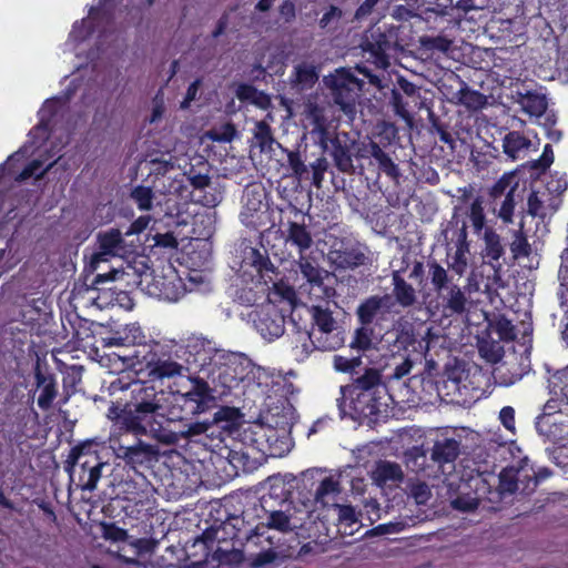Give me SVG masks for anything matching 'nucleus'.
Instances as JSON below:
<instances>
[{
  "mask_svg": "<svg viewBox=\"0 0 568 568\" xmlns=\"http://www.w3.org/2000/svg\"><path fill=\"white\" fill-rule=\"evenodd\" d=\"M133 404L118 416L123 428L134 435H146L165 445H175L179 434L165 426L163 410L156 390L144 383H134Z\"/></svg>",
  "mask_w": 568,
  "mask_h": 568,
  "instance_id": "nucleus-1",
  "label": "nucleus"
},
{
  "mask_svg": "<svg viewBox=\"0 0 568 568\" xmlns=\"http://www.w3.org/2000/svg\"><path fill=\"white\" fill-rule=\"evenodd\" d=\"M382 378L379 369L367 367L351 384L342 386V402L338 404L342 413L354 420L375 422L387 406L388 394Z\"/></svg>",
  "mask_w": 568,
  "mask_h": 568,
  "instance_id": "nucleus-2",
  "label": "nucleus"
},
{
  "mask_svg": "<svg viewBox=\"0 0 568 568\" xmlns=\"http://www.w3.org/2000/svg\"><path fill=\"white\" fill-rule=\"evenodd\" d=\"M190 388L185 392H171L168 396L158 394L163 408L165 426L184 419L187 415H199L209 410L214 404L209 384L201 378H187Z\"/></svg>",
  "mask_w": 568,
  "mask_h": 568,
  "instance_id": "nucleus-3",
  "label": "nucleus"
},
{
  "mask_svg": "<svg viewBox=\"0 0 568 568\" xmlns=\"http://www.w3.org/2000/svg\"><path fill=\"white\" fill-rule=\"evenodd\" d=\"M427 266L430 283L440 300L443 315L449 317L465 313L468 305L465 291L453 283L448 271L438 262L430 261Z\"/></svg>",
  "mask_w": 568,
  "mask_h": 568,
  "instance_id": "nucleus-4",
  "label": "nucleus"
},
{
  "mask_svg": "<svg viewBox=\"0 0 568 568\" xmlns=\"http://www.w3.org/2000/svg\"><path fill=\"white\" fill-rule=\"evenodd\" d=\"M106 463L102 462L89 446H75L71 449L65 462V470L72 477L78 473V486L82 490L92 491L101 478L102 468Z\"/></svg>",
  "mask_w": 568,
  "mask_h": 568,
  "instance_id": "nucleus-5",
  "label": "nucleus"
},
{
  "mask_svg": "<svg viewBox=\"0 0 568 568\" xmlns=\"http://www.w3.org/2000/svg\"><path fill=\"white\" fill-rule=\"evenodd\" d=\"M312 320L315 328L307 333L312 345L320 351H334L344 343L341 327L333 317L332 311L322 305H315L311 308Z\"/></svg>",
  "mask_w": 568,
  "mask_h": 568,
  "instance_id": "nucleus-6",
  "label": "nucleus"
},
{
  "mask_svg": "<svg viewBox=\"0 0 568 568\" xmlns=\"http://www.w3.org/2000/svg\"><path fill=\"white\" fill-rule=\"evenodd\" d=\"M324 84L329 90L335 104L346 113H352L363 90L364 81L356 78L349 70L339 69L324 77Z\"/></svg>",
  "mask_w": 568,
  "mask_h": 568,
  "instance_id": "nucleus-7",
  "label": "nucleus"
},
{
  "mask_svg": "<svg viewBox=\"0 0 568 568\" xmlns=\"http://www.w3.org/2000/svg\"><path fill=\"white\" fill-rule=\"evenodd\" d=\"M518 200H523L519 182L515 174H504L489 190V205L505 224L514 221V211Z\"/></svg>",
  "mask_w": 568,
  "mask_h": 568,
  "instance_id": "nucleus-8",
  "label": "nucleus"
},
{
  "mask_svg": "<svg viewBox=\"0 0 568 568\" xmlns=\"http://www.w3.org/2000/svg\"><path fill=\"white\" fill-rule=\"evenodd\" d=\"M242 203L240 219L243 224L257 230L266 227L271 223L266 192L261 184L247 185L243 193Z\"/></svg>",
  "mask_w": 568,
  "mask_h": 568,
  "instance_id": "nucleus-9",
  "label": "nucleus"
},
{
  "mask_svg": "<svg viewBox=\"0 0 568 568\" xmlns=\"http://www.w3.org/2000/svg\"><path fill=\"white\" fill-rule=\"evenodd\" d=\"M247 322L266 341H273L284 334L285 317L273 303H264L246 314Z\"/></svg>",
  "mask_w": 568,
  "mask_h": 568,
  "instance_id": "nucleus-10",
  "label": "nucleus"
},
{
  "mask_svg": "<svg viewBox=\"0 0 568 568\" xmlns=\"http://www.w3.org/2000/svg\"><path fill=\"white\" fill-rule=\"evenodd\" d=\"M442 89L450 103L464 105L469 110L481 109L487 103V98L483 93L470 89L468 84L454 72L446 77Z\"/></svg>",
  "mask_w": 568,
  "mask_h": 568,
  "instance_id": "nucleus-11",
  "label": "nucleus"
},
{
  "mask_svg": "<svg viewBox=\"0 0 568 568\" xmlns=\"http://www.w3.org/2000/svg\"><path fill=\"white\" fill-rule=\"evenodd\" d=\"M116 458L124 462L125 466L133 470L138 467L148 466L156 460L158 448L154 445L136 439L133 444L116 442L112 446Z\"/></svg>",
  "mask_w": 568,
  "mask_h": 568,
  "instance_id": "nucleus-12",
  "label": "nucleus"
},
{
  "mask_svg": "<svg viewBox=\"0 0 568 568\" xmlns=\"http://www.w3.org/2000/svg\"><path fill=\"white\" fill-rule=\"evenodd\" d=\"M362 48L374 59V63L382 69L389 67V57L395 52L386 29L371 28L366 31Z\"/></svg>",
  "mask_w": 568,
  "mask_h": 568,
  "instance_id": "nucleus-13",
  "label": "nucleus"
},
{
  "mask_svg": "<svg viewBox=\"0 0 568 568\" xmlns=\"http://www.w3.org/2000/svg\"><path fill=\"white\" fill-rule=\"evenodd\" d=\"M462 454V440L455 437H439L434 440L429 449L430 460L438 470L445 471L446 467L454 469L455 462Z\"/></svg>",
  "mask_w": 568,
  "mask_h": 568,
  "instance_id": "nucleus-14",
  "label": "nucleus"
},
{
  "mask_svg": "<svg viewBox=\"0 0 568 568\" xmlns=\"http://www.w3.org/2000/svg\"><path fill=\"white\" fill-rule=\"evenodd\" d=\"M320 79V68L315 62L303 60L293 65L288 79L291 90L295 93H302L311 90Z\"/></svg>",
  "mask_w": 568,
  "mask_h": 568,
  "instance_id": "nucleus-15",
  "label": "nucleus"
},
{
  "mask_svg": "<svg viewBox=\"0 0 568 568\" xmlns=\"http://www.w3.org/2000/svg\"><path fill=\"white\" fill-rule=\"evenodd\" d=\"M393 297L389 294L372 295L365 298L356 310V316L361 324H372L378 315L392 312Z\"/></svg>",
  "mask_w": 568,
  "mask_h": 568,
  "instance_id": "nucleus-16",
  "label": "nucleus"
},
{
  "mask_svg": "<svg viewBox=\"0 0 568 568\" xmlns=\"http://www.w3.org/2000/svg\"><path fill=\"white\" fill-rule=\"evenodd\" d=\"M36 392L39 393L37 403L42 410H49L58 396V384L54 375L42 369L37 363L34 367Z\"/></svg>",
  "mask_w": 568,
  "mask_h": 568,
  "instance_id": "nucleus-17",
  "label": "nucleus"
},
{
  "mask_svg": "<svg viewBox=\"0 0 568 568\" xmlns=\"http://www.w3.org/2000/svg\"><path fill=\"white\" fill-rule=\"evenodd\" d=\"M111 255L102 254V250L98 247V251L92 253L88 264L85 265V271L94 273L97 272L95 277L92 281V286H98L105 282L116 281L120 276L123 275V272L119 268H111L110 271H105L104 265L112 258Z\"/></svg>",
  "mask_w": 568,
  "mask_h": 568,
  "instance_id": "nucleus-18",
  "label": "nucleus"
},
{
  "mask_svg": "<svg viewBox=\"0 0 568 568\" xmlns=\"http://www.w3.org/2000/svg\"><path fill=\"white\" fill-rule=\"evenodd\" d=\"M342 493V486L338 477L326 476L318 481L314 494L313 504L315 509L324 508L329 505L336 504L335 500Z\"/></svg>",
  "mask_w": 568,
  "mask_h": 568,
  "instance_id": "nucleus-19",
  "label": "nucleus"
},
{
  "mask_svg": "<svg viewBox=\"0 0 568 568\" xmlns=\"http://www.w3.org/2000/svg\"><path fill=\"white\" fill-rule=\"evenodd\" d=\"M352 144L343 143L339 136H335L332 140V156L334 160V164L338 171L346 174H363L364 168L361 165L358 170L353 163L352 159Z\"/></svg>",
  "mask_w": 568,
  "mask_h": 568,
  "instance_id": "nucleus-20",
  "label": "nucleus"
},
{
  "mask_svg": "<svg viewBox=\"0 0 568 568\" xmlns=\"http://www.w3.org/2000/svg\"><path fill=\"white\" fill-rule=\"evenodd\" d=\"M483 240V257L488 260L487 263L494 270H499L501 267L499 260L505 254V245L503 244L501 236L494 229L487 227L484 231Z\"/></svg>",
  "mask_w": 568,
  "mask_h": 568,
  "instance_id": "nucleus-21",
  "label": "nucleus"
},
{
  "mask_svg": "<svg viewBox=\"0 0 568 568\" xmlns=\"http://www.w3.org/2000/svg\"><path fill=\"white\" fill-rule=\"evenodd\" d=\"M124 233L118 229H110L104 232H99L97 241L102 254L111 256H123L126 252V244L124 241Z\"/></svg>",
  "mask_w": 568,
  "mask_h": 568,
  "instance_id": "nucleus-22",
  "label": "nucleus"
},
{
  "mask_svg": "<svg viewBox=\"0 0 568 568\" xmlns=\"http://www.w3.org/2000/svg\"><path fill=\"white\" fill-rule=\"evenodd\" d=\"M296 264L303 278H305L311 286H322L324 281L331 275L329 272L321 267L316 258L311 255L301 254Z\"/></svg>",
  "mask_w": 568,
  "mask_h": 568,
  "instance_id": "nucleus-23",
  "label": "nucleus"
},
{
  "mask_svg": "<svg viewBox=\"0 0 568 568\" xmlns=\"http://www.w3.org/2000/svg\"><path fill=\"white\" fill-rule=\"evenodd\" d=\"M303 115L307 125H310L311 132H318L327 130L331 126V121L327 116V109L324 105L318 104L314 99L308 98L304 102Z\"/></svg>",
  "mask_w": 568,
  "mask_h": 568,
  "instance_id": "nucleus-24",
  "label": "nucleus"
},
{
  "mask_svg": "<svg viewBox=\"0 0 568 568\" xmlns=\"http://www.w3.org/2000/svg\"><path fill=\"white\" fill-rule=\"evenodd\" d=\"M392 285L393 292L389 295L393 297L394 306L399 305L403 308H412L418 303L416 288L405 277H399L398 274H395Z\"/></svg>",
  "mask_w": 568,
  "mask_h": 568,
  "instance_id": "nucleus-25",
  "label": "nucleus"
},
{
  "mask_svg": "<svg viewBox=\"0 0 568 568\" xmlns=\"http://www.w3.org/2000/svg\"><path fill=\"white\" fill-rule=\"evenodd\" d=\"M373 480L381 487L397 485L403 481L404 473L397 463L379 460L372 474Z\"/></svg>",
  "mask_w": 568,
  "mask_h": 568,
  "instance_id": "nucleus-26",
  "label": "nucleus"
},
{
  "mask_svg": "<svg viewBox=\"0 0 568 568\" xmlns=\"http://www.w3.org/2000/svg\"><path fill=\"white\" fill-rule=\"evenodd\" d=\"M527 213L534 217L545 219L557 211L558 203L547 192L532 191L527 200Z\"/></svg>",
  "mask_w": 568,
  "mask_h": 568,
  "instance_id": "nucleus-27",
  "label": "nucleus"
},
{
  "mask_svg": "<svg viewBox=\"0 0 568 568\" xmlns=\"http://www.w3.org/2000/svg\"><path fill=\"white\" fill-rule=\"evenodd\" d=\"M516 479L518 481L519 494L529 495L535 491L538 485L536 470L527 457H524L515 465Z\"/></svg>",
  "mask_w": 568,
  "mask_h": 568,
  "instance_id": "nucleus-28",
  "label": "nucleus"
},
{
  "mask_svg": "<svg viewBox=\"0 0 568 568\" xmlns=\"http://www.w3.org/2000/svg\"><path fill=\"white\" fill-rule=\"evenodd\" d=\"M387 335H394L393 341L387 342V348L393 354L400 353L402 351H407L410 346H414L416 343V336L414 332V327L410 324H399L394 332H388Z\"/></svg>",
  "mask_w": 568,
  "mask_h": 568,
  "instance_id": "nucleus-29",
  "label": "nucleus"
},
{
  "mask_svg": "<svg viewBox=\"0 0 568 568\" xmlns=\"http://www.w3.org/2000/svg\"><path fill=\"white\" fill-rule=\"evenodd\" d=\"M516 94V102L520 105L521 110L530 116H540L547 110V100L544 94L531 91H518Z\"/></svg>",
  "mask_w": 568,
  "mask_h": 568,
  "instance_id": "nucleus-30",
  "label": "nucleus"
},
{
  "mask_svg": "<svg viewBox=\"0 0 568 568\" xmlns=\"http://www.w3.org/2000/svg\"><path fill=\"white\" fill-rule=\"evenodd\" d=\"M285 242L296 246L301 255L312 246L313 239L304 224L291 221L287 223Z\"/></svg>",
  "mask_w": 568,
  "mask_h": 568,
  "instance_id": "nucleus-31",
  "label": "nucleus"
},
{
  "mask_svg": "<svg viewBox=\"0 0 568 568\" xmlns=\"http://www.w3.org/2000/svg\"><path fill=\"white\" fill-rule=\"evenodd\" d=\"M242 414L237 408L224 406L214 413L211 426H217L224 432L232 434L241 426Z\"/></svg>",
  "mask_w": 568,
  "mask_h": 568,
  "instance_id": "nucleus-32",
  "label": "nucleus"
},
{
  "mask_svg": "<svg viewBox=\"0 0 568 568\" xmlns=\"http://www.w3.org/2000/svg\"><path fill=\"white\" fill-rule=\"evenodd\" d=\"M187 368L170 358H159L150 367V375L158 379L183 377Z\"/></svg>",
  "mask_w": 568,
  "mask_h": 568,
  "instance_id": "nucleus-33",
  "label": "nucleus"
},
{
  "mask_svg": "<svg viewBox=\"0 0 568 568\" xmlns=\"http://www.w3.org/2000/svg\"><path fill=\"white\" fill-rule=\"evenodd\" d=\"M530 145L531 141L517 131L507 133L503 140L504 152L513 160L519 159Z\"/></svg>",
  "mask_w": 568,
  "mask_h": 568,
  "instance_id": "nucleus-34",
  "label": "nucleus"
},
{
  "mask_svg": "<svg viewBox=\"0 0 568 568\" xmlns=\"http://www.w3.org/2000/svg\"><path fill=\"white\" fill-rule=\"evenodd\" d=\"M332 261L339 268H355L366 263V255L358 248H346L331 253Z\"/></svg>",
  "mask_w": 568,
  "mask_h": 568,
  "instance_id": "nucleus-35",
  "label": "nucleus"
},
{
  "mask_svg": "<svg viewBox=\"0 0 568 568\" xmlns=\"http://www.w3.org/2000/svg\"><path fill=\"white\" fill-rule=\"evenodd\" d=\"M235 95L240 101L248 102L263 110H266L271 105L270 97L251 84H239L235 90Z\"/></svg>",
  "mask_w": 568,
  "mask_h": 568,
  "instance_id": "nucleus-36",
  "label": "nucleus"
},
{
  "mask_svg": "<svg viewBox=\"0 0 568 568\" xmlns=\"http://www.w3.org/2000/svg\"><path fill=\"white\" fill-rule=\"evenodd\" d=\"M395 52H403L413 43V31L409 24L388 26L385 28Z\"/></svg>",
  "mask_w": 568,
  "mask_h": 568,
  "instance_id": "nucleus-37",
  "label": "nucleus"
},
{
  "mask_svg": "<svg viewBox=\"0 0 568 568\" xmlns=\"http://www.w3.org/2000/svg\"><path fill=\"white\" fill-rule=\"evenodd\" d=\"M477 348L480 357L490 364L500 362L505 354L504 346L500 342L493 339L490 336L479 338Z\"/></svg>",
  "mask_w": 568,
  "mask_h": 568,
  "instance_id": "nucleus-38",
  "label": "nucleus"
},
{
  "mask_svg": "<svg viewBox=\"0 0 568 568\" xmlns=\"http://www.w3.org/2000/svg\"><path fill=\"white\" fill-rule=\"evenodd\" d=\"M409 270L408 278L410 280H423L425 275L424 263L418 260H412L408 254L403 255L400 263L397 268L392 271L390 277L394 280V275L398 274L399 277H405V273Z\"/></svg>",
  "mask_w": 568,
  "mask_h": 568,
  "instance_id": "nucleus-39",
  "label": "nucleus"
},
{
  "mask_svg": "<svg viewBox=\"0 0 568 568\" xmlns=\"http://www.w3.org/2000/svg\"><path fill=\"white\" fill-rule=\"evenodd\" d=\"M156 192L162 195H175L181 199H186L189 195L187 186L184 184V179L182 178H162L156 182Z\"/></svg>",
  "mask_w": 568,
  "mask_h": 568,
  "instance_id": "nucleus-40",
  "label": "nucleus"
},
{
  "mask_svg": "<svg viewBox=\"0 0 568 568\" xmlns=\"http://www.w3.org/2000/svg\"><path fill=\"white\" fill-rule=\"evenodd\" d=\"M374 338L375 329L372 327V324H361V326L355 329L349 346L353 349L365 352L373 348Z\"/></svg>",
  "mask_w": 568,
  "mask_h": 568,
  "instance_id": "nucleus-41",
  "label": "nucleus"
},
{
  "mask_svg": "<svg viewBox=\"0 0 568 568\" xmlns=\"http://www.w3.org/2000/svg\"><path fill=\"white\" fill-rule=\"evenodd\" d=\"M405 463L408 468L415 473H423L426 476L432 474L427 471V454L423 447L414 446L405 452Z\"/></svg>",
  "mask_w": 568,
  "mask_h": 568,
  "instance_id": "nucleus-42",
  "label": "nucleus"
},
{
  "mask_svg": "<svg viewBox=\"0 0 568 568\" xmlns=\"http://www.w3.org/2000/svg\"><path fill=\"white\" fill-rule=\"evenodd\" d=\"M254 145L258 146L261 152H271L275 140L270 125L265 121H257L253 130Z\"/></svg>",
  "mask_w": 568,
  "mask_h": 568,
  "instance_id": "nucleus-43",
  "label": "nucleus"
},
{
  "mask_svg": "<svg viewBox=\"0 0 568 568\" xmlns=\"http://www.w3.org/2000/svg\"><path fill=\"white\" fill-rule=\"evenodd\" d=\"M266 526L281 532H290L298 527L292 521V516L284 510H273L266 517Z\"/></svg>",
  "mask_w": 568,
  "mask_h": 568,
  "instance_id": "nucleus-44",
  "label": "nucleus"
},
{
  "mask_svg": "<svg viewBox=\"0 0 568 568\" xmlns=\"http://www.w3.org/2000/svg\"><path fill=\"white\" fill-rule=\"evenodd\" d=\"M523 229L524 225L520 224L519 230L513 232L511 242L509 244V248L515 261L521 257H528L531 254V245L528 243Z\"/></svg>",
  "mask_w": 568,
  "mask_h": 568,
  "instance_id": "nucleus-45",
  "label": "nucleus"
},
{
  "mask_svg": "<svg viewBox=\"0 0 568 568\" xmlns=\"http://www.w3.org/2000/svg\"><path fill=\"white\" fill-rule=\"evenodd\" d=\"M266 440L272 456H282L291 448V440L285 429H282L281 434L270 429V434L266 435Z\"/></svg>",
  "mask_w": 568,
  "mask_h": 568,
  "instance_id": "nucleus-46",
  "label": "nucleus"
},
{
  "mask_svg": "<svg viewBox=\"0 0 568 568\" xmlns=\"http://www.w3.org/2000/svg\"><path fill=\"white\" fill-rule=\"evenodd\" d=\"M455 247L456 250L454 254H448V268L452 270L456 275L463 276L468 268L469 247Z\"/></svg>",
  "mask_w": 568,
  "mask_h": 568,
  "instance_id": "nucleus-47",
  "label": "nucleus"
},
{
  "mask_svg": "<svg viewBox=\"0 0 568 568\" xmlns=\"http://www.w3.org/2000/svg\"><path fill=\"white\" fill-rule=\"evenodd\" d=\"M483 203H484V201H483L481 196L475 197L473 200V202L469 206V211L467 213V215L471 222L473 229H474L475 233H477V234H479L484 230L485 222H486Z\"/></svg>",
  "mask_w": 568,
  "mask_h": 568,
  "instance_id": "nucleus-48",
  "label": "nucleus"
},
{
  "mask_svg": "<svg viewBox=\"0 0 568 568\" xmlns=\"http://www.w3.org/2000/svg\"><path fill=\"white\" fill-rule=\"evenodd\" d=\"M518 481L515 474V465L504 468L499 475V491L500 494H515L519 493Z\"/></svg>",
  "mask_w": 568,
  "mask_h": 568,
  "instance_id": "nucleus-49",
  "label": "nucleus"
},
{
  "mask_svg": "<svg viewBox=\"0 0 568 568\" xmlns=\"http://www.w3.org/2000/svg\"><path fill=\"white\" fill-rule=\"evenodd\" d=\"M131 199L142 211H150L153 207L154 192L151 187L139 185L131 192Z\"/></svg>",
  "mask_w": 568,
  "mask_h": 568,
  "instance_id": "nucleus-50",
  "label": "nucleus"
},
{
  "mask_svg": "<svg viewBox=\"0 0 568 568\" xmlns=\"http://www.w3.org/2000/svg\"><path fill=\"white\" fill-rule=\"evenodd\" d=\"M362 365V357L355 356V357H346L343 355H335L333 357V367L335 371L341 373H346L351 375L358 374V368Z\"/></svg>",
  "mask_w": 568,
  "mask_h": 568,
  "instance_id": "nucleus-51",
  "label": "nucleus"
},
{
  "mask_svg": "<svg viewBox=\"0 0 568 568\" xmlns=\"http://www.w3.org/2000/svg\"><path fill=\"white\" fill-rule=\"evenodd\" d=\"M343 18V11L336 6H329L323 17L320 19V27L327 32L336 31L339 28Z\"/></svg>",
  "mask_w": 568,
  "mask_h": 568,
  "instance_id": "nucleus-52",
  "label": "nucleus"
},
{
  "mask_svg": "<svg viewBox=\"0 0 568 568\" xmlns=\"http://www.w3.org/2000/svg\"><path fill=\"white\" fill-rule=\"evenodd\" d=\"M491 327L503 341H513L516 338L515 327L505 316H498L491 324Z\"/></svg>",
  "mask_w": 568,
  "mask_h": 568,
  "instance_id": "nucleus-53",
  "label": "nucleus"
},
{
  "mask_svg": "<svg viewBox=\"0 0 568 568\" xmlns=\"http://www.w3.org/2000/svg\"><path fill=\"white\" fill-rule=\"evenodd\" d=\"M212 558L221 565H237L242 561L243 556L242 552L236 549L226 550L217 548L214 550Z\"/></svg>",
  "mask_w": 568,
  "mask_h": 568,
  "instance_id": "nucleus-54",
  "label": "nucleus"
},
{
  "mask_svg": "<svg viewBox=\"0 0 568 568\" xmlns=\"http://www.w3.org/2000/svg\"><path fill=\"white\" fill-rule=\"evenodd\" d=\"M409 496L417 505H426L432 497V490L426 483L417 481L409 486Z\"/></svg>",
  "mask_w": 568,
  "mask_h": 568,
  "instance_id": "nucleus-55",
  "label": "nucleus"
},
{
  "mask_svg": "<svg viewBox=\"0 0 568 568\" xmlns=\"http://www.w3.org/2000/svg\"><path fill=\"white\" fill-rule=\"evenodd\" d=\"M337 510V519L339 525L352 526L358 521V514L355 508L349 505L333 504Z\"/></svg>",
  "mask_w": 568,
  "mask_h": 568,
  "instance_id": "nucleus-56",
  "label": "nucleus"
},
{
  "mask_svg": "<svg viewBox=\"0 0 568 568\" xmlns=\"http://www.w3.org/2000/svg\"><path fill=\"white\" fill-rule=\"evenodd\" d=\"M231 363L233 365H236V367L234 368L235 371V378L237 381H244L248 374H251L253 372V364L252 362L244 355H235L233 356V358L231 359Z\"/></svg>",
  "mask_w": 568,
  "mask_h": 568,
  "instance_id": "nucleus-57",
  "label": "nucleus"
},
{
  "mask_svg": "<svg viewBox=\"0 0 568 568\" xmlns=\"http://www.w3.org/2000/svg\"><path fill=\"white\" fill-rule=\"evenodd\" d=\"M252 264L256 268L258 273H261L262 276H264V273H274L275 266L270 261V258L263 254H261L256 250H252Z\"/></svg>",
  "mask_w": 568,
  "mask_h": 568,
  "instance_id": "nucleus-58",
  "label": "nucleus"
},
{
  "mask_svg": "<svg viewBox=\"0 0 568 568\" xmlns=\"http://www.w3.org/2000/svg\"><path fill=\"white\" fill-rule=\"evenodd\" d=\"M377 163L379 165V169L389 178L393 180H398L400 176V171L398 165L389 158V155L384 152V154L378 158Z\"/></svg>",
  "mask_w": 568,
  "mask_h": 568,
  "instance_id": "nucleus-59",
  "label": "nucleus"
},
{
  "mask_svg": "<svg viewBox=\"0 0 568 568\" xmlns=\"http://www.w3.org/2000/svg\"><path fill=\"white\" fill-rule=\"evenodd\" d=\"M53 163H50L45 169L41 170L42 162L34 160L20 173L18 180L24 181L29 178L36 176L40 179L43 174L52 168Z\"/></svg>",
  "mask_w": 568,
  "mask_h": 568,
  "instance_id": "nucleus-60",
  "label": "nucleus"
},
{
  "mask_svg": "<svg viewBox=\"0 0 568 568\" xmlns=\"http://www.w3.org/2000/svg\"><path fill=\"white\" fill-rule=\"evenodd\" d=\"M287 162L295 176L303 179L308 173L307 166L302 160L298 152H288Z\"/></svg>",
  "mask_w": 568,
  "mask_h": 568,
  "instance_id": "nucleus-61",
  "label": "nucleus"
},
{
  "mask_svg": "<svg viewBox=\"0 0 568 568\" xmlns=\"http://www.w3.org/2000/svg\"><path fill=\"white\" fill-rule=\"evenodd\" d=\"M327 168H328V162H327L326 158H324V156L318 158L315 162H313L311 164V169H312V173H313L312 180H313V184L315 186H317V187L321 186L322 181L324 179V173L327 171Z\"/></svg>",
  "mask_w": 568,
  "mask_h": 568,
  "instance_id": "nucleus-62",
  "label": "nucleus"
},
{
  "mask_svg": "<svg viewBox=\"0 0 568 568\" xmlns=\"http://www.w3.org/2000/svg\"><path fill=\"white\" fill-rule=\"evenodd\" d=\"M153 241L154 246L168 250H176L179 245L178 240L172 232L158 233L153 236Z\"/></svg>",
  "mask_w": 568,
  "mask_h": 568,
  "instance_id": "nucleus-63",
  "label": "nucleus"
},
{
  "mask_svg": "<svg viewBox=\"0 0 568 568\" xmlns=\"http://www.w3.org/2000/svg\"><path fill=\"white\" fill-rule=\"evenodd\" d=\"M452 507L462 511H470L477 508L478 500L470 496H458L450 503Z\"/></svg>",
  "mask_w": 568,
  "mask_h": 568,
  "instance_id": "nucleus-64",
  "label": "nucleus"
}]
</instances>
